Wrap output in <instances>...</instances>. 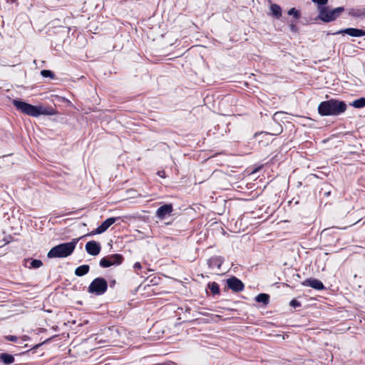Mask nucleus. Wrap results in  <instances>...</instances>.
<instances>
[{
  "label": "nucleus",
  "mask_w": 365,
  "mask_h": 365,
  "mask_svg": "<svg viewBox=\"0 0 365 365\" xmlns=\"http://www.w3.org/2000/svg\"><path fill=\"white\" fill-rule=\"evenodd\" d=\"M346 109V103L336 98L321 102L317 108L321 116H337L344 113Z\"/></svg>",
  "instance_id": "1"
},
{
  "label": "nucleus",
  "mask_w": 365,
  "mask_h": 365,
  "mask_svg": "<svg viewBox=\"0 0 365 365\" xmlns=\"http://www.w3.org/2000/svg\"><path fill=\"white\" fill-rule=\"evenodd\" d=\"M12 103L19 111L29 116L38 117L41 115L51 114L46 108H43L41 106H34L20 100H13Z\"/></svg>",
  "instance_id": "2"
},
{
  "label": "nucleus",
  "mask_w": 365,
  "mask_h": 365,
  "mask_svg": "<svg viewBox=\"0 0 365 365\" xmlns=\"http://www.w3.org/2000/svg\"><path fill=\"white\" fill-rule=\"evenodd\" d=\"M78 239L70 242L61 243L52 247L48 252V258H64L70 256L74 251Z\"/></svg>",
  "instance_id": "3"
},
{
  "label": "nucleus",
  "mask_w": 365,
  "mask_h": 365,
  "mask_svg": "<svg viewBox=\"0 0 365 365\" xmlns=\"http://www.w3.org/2000/svg\"><path fill=\"white\" fill-rule=\"evenodd\" d=\"M344 11L343 6H339L330 9L328 6H318L319 14L317 19L324 23H329L335 21L341 14Z\"/></svg>",
  "instance_id": "4"
},
{
  "label": "nucleus",
  "mask_w": 365,
  "mask_h": 365,
  "mask_svg": "<svg viewBox=\"0 0 365 365\" xmlns=\"http://www.w3.org/2000/svg\"><path fill=\"white\" fill-rule=\"evenodd\" d=\"M108 289L107 281L102 277L94 279L88 287V292L96 295L104 294Z\"/></svg>",
  "instance_id": "5"
},
{
  "label": "nucleus",
  "mask_w": 365,
  "mask_h": 365,
  "mask_svg": "<svg viewBox=\"0 0 365 365\" xmlns=\"http://www.w3.org/2000/svg\"><path fill=\"white\" fill-rule=\"evenodd\" d=\"M124 257L120 254H113L107 257H103L99 262L102 267H109L112 265H119L123 262Z\"/></svg>",
  "instance_id": "6"
},
{
  "label": "nucleus",
  "mask_w": 365,
  "mask_h": 365,
  "mask_svg": "<svg viewBox=\"0 0 365 365\" xmlns=\"http://www.w3.org/2000/svg\"><path fill=\"white\" fill-rule=\"evenodd\" d=\"M173 212V205L171 203L165 204L157 209L155 215L159 220H163L166 217L170 216Z\"/></svg>",
  "instance_id": "7"
},
{
  "label": "nucleus",
  "mask_w": 365,
  "mask_h": 365,
  "mask_svg": "<svg viewBox=\"0 0 365 365\" xmlns=\"http://www.w3.org/2000/svg\"><path fill=\"white\" fill-rule=\"evenodd\" d=\"M116 221L115 217H109L106 219L102 224L98 226L96 229L92 230L88 235H95L98 234H101L106 231L109 227H110L113 223Z\"/></svg>",
  "instance_id": "8"
},
{
  "label": "nucleus",
  "mask_w": 365,
  "mask_h": 365,
  "mask_svg": "<svg viewBox=\"0 0 365 365\" xmlns=\"http://www.w3.org/2000/svg\"><path fill=\"white\" fill-rule=\"evenodd\" d=\"M227 284L229 289H232L234 292H242L245 285L243 282L235 277H232L227 280Z\"/></svg>",
  "instance_id": "9"
},
{
  "label": "nucleus",
  "mask_w": 365,
  "mask_h": 365,
  "mask_svg": "<svg viewBox=\"0 0 365 365\" xmlns=\"http://www.w3.org/2000/svg\"><path fill=\"white\" fill-rule=\"evenodd\" d=\"M273 134L267 132H260L255 134V138L257 140L258 143L261 146L268 145L272 140Z\"/></svg>",
  "instance_id": "10"
},
{
  "label": "nucleus",
  "mask_w": 365,
  "mask_h": 365,
  "mask_svg": "<svg viewBox=\"0 0 365 365\" xmlns=\"http://www.w3.org/2000/svg\"><path fill=\"white\" fill-rule=\"evenodd\" d=\"M303 286L310 287L316 290H324L325 287L324 284L319 279L315 278H308L302 282Z\"/></svg>",
  "instance_id": "11"
},
{
  "label": "nucleus",
  "mask_w": 365,
  "mask_h": 365,
  "mask_svg": "<svg viewBox=\"0 0 365 365\" xmlns=\"http://www.w3.org/2000/svg\"><path fill=\"white\" fill-rule=\"evenodd\" d=\"M101 250V246L100 243L94 240L89 241L86 245V252L92 256L98 255L100 253Z\"/></svg>",
  "instance_id": "12"
},
{
  "label": "nucleus",
  "mask_w": 365,
  "mask_h": 365,
  "mask_svg": "<svg viewBox=\"0 0 365 365\" xmlns=\"http://www.w3.org/2000/svg\"><path fill=\"white\" fill-rule=\"evenodd\" d=\"M349 16L356 19L365 18V8H351L348 11Z\"/></svg>",
  "instance_id": "13"
},
{
  "label": "nucleus",
  "mask_w": 365,
  "mask_h": 365,
  "mask_svg": "<svg viewBox=\"0 0 365 365\" xmlns=\"http://www.w3.org/2000/svg\"><path fill=\"white\" fill-rule=\"evenodd\" d=\"M341 33L348 34L354 37H360L365 36V31L355 28H347L341 31Z\"/></svg>",
  "instance_id": "14"
},
{
  "label": "nucleus",
  "mask_w": 365,
  "mask_h": 365,
  "mask_svg": "<svg viewBox=\"0 0 365 365\" xmlns=\"http://www.w3.org/2000/svg\"><path fill=\"white\" fill-rule=\"evenodd\" d=\"M90 267L88 264H83L78 267L75 269V274L78 277H82L88 273Z\"/></svg>",
  "instance_id": "15"
},
{
  "label": "nucleus",
  "mask_w": 365,
  "mask_h": 365,
  "mask_svg": "<svg viewBox=\"0 0 365 365\" xmlns=\"http://www.w3.org/2000/svg\"><path fill=\"white\" fill-rule=\"evenodd\" d=\"M270 10L273 16L279 19L282 16V9L276 4H272L270 6Z\"/></svg>",
  "instance_id": "16"
},
{
  "label": "nucleus",
  "mask_w": 365,
  "mask_h": 365,
  "mask_svg": "<svg viewBox=\"0 0 365 365\" xmlns=\"http://www.w3.org/2000/svg\"><path fill=\"white\" fill-rule=\"evenodd\" d=\"M269 295L265 293L259 294L256 297L255 300L257 302L262 303L264 305H267L269 302Z\"/></svg>",
  "instance_id": "17"
},
{
  "label": "nucleus",
  "mask_w": 365,
  "mask_h": 365,
  "mask_svg": "<svg viewBox=\"0 0 365 365\" xmlns=\"http://www.w3.org/2000/svg\"><path fill=\"white\" fill-rule=\"evenodd\" d=\"M207 288L210 290L212 295H217L220 293L219 285L215 282H209L207 284Z\"/></svg>",
  "instance_id": "18"
},
{
  "label": "nucleus",
  "mask_w": 365,
  "mask_h": 365,
  "mask_svg": "<svg viewBox=\"0 0 365 365\" xmlns=\"http://www.w3.org/2000/svg\"><path fill=\"white\" fill-rule=\"evenodd\" d=\"M0 360L5 364H10L14 361V357L11 354L3 353L0 354Z\"/></svg>",
  "instance_id": "19"
},
{
  "label": "nucleus",
  "mask_w": 365,
  "mask_h": 365,
  "mask_svg": "<svg viewBox=\"0 0 365 365\" xmlns=\"http://www.w3.org/2000/svg\"><path fill=\"white\" fill-rule=\"evenodd\" d=\"M351 105L356 108H364L365 106V98L356 99L354 101Z\"/></svg>",
  "instance_id": "20"
},
{
  "label": "nucleus",
  "mask_w": 365,
  "mask_h": 365,
  "mask_svg": "<svg viewBox=\"0 0 365 365\" xmlns=\"http://www.w3.org/2000/svg\"><path fill=\"white\" fill-rule=\"evenodd\" d=\"M288 14L289 16H293L294 17V19L297 20L300 19V17H301L300 12L298 10H297L295 8L290 9L288 11Z\"/></svg>",
  "instance_id": "21"
},
{
  "label": "nucleus",
  "mask_w": 365,
  "mask_h": 365,
  "mask_svg": "<svg viewBox=\"0 0 365 365\" xmlns=\"http://www.w3.org/2000/svg\"><path fill=\"white\" fill-rule=\"evenodd\" d=\"M41 75L44 78H54L55 74L50 70H42Z\"/></svg>",
  "instance_id": "22"
},
{
  "label": "nucleus",
  "mask_w": 365,
  "mask_h": 365,
  "mask_svg": "<svg viewBox=\"0 0 365 365\" xmlns=\"http://www.w3.org/2000/svg\"><path fill=\"white\" fill-rule=\"evenodd\" d=\"M43 265V262L40 259H33L31 262V267L32 268H39Z\"/></svg>",
  "instance_id": "23"
},
{
  "label": "nucleus",
  "mask_w": 365,
  "mask_h": 365,
  "mask_svg": "<svg viewBox=\"0 0 365 365\" xmlns=\"http://www.w3.org/2000/svg\"><path fill=\"white\" fill-rule=\"evenodd\" d=\"M209 265L211 267L212 265H217L218 267L220 266V259L217 257H212L208 260Z\"/></svg>",
  "instance_id": "24"
},
{
  "label": "nucleus",
  "mask_w": 365,
  "mask_h": 365,
  "mask_svg": "<svg viewBox=\"0 0 365 365\" xmlns=\"http://www.w3.org/2000/svg\"><path fill=\"white\" fill-rule=\"evenodd\" d=\"M289 305L294 308H297V307H300L302 304H301L300 302H299L298 300H297L295 299H293L292 300L290 301Z\"/></svg>",
  "instance_id": "25"
},
{
  "label": "nucleus",
  "mask_w": 365,
  "mask_h": 365,
  "mask_svg": "<svg viewBox=\"0 0 365 365\" xmlns=\"http://www.w3.org/2000/svg\"><path fill=\"white\" fill-rule=\"evenodd\" d=\"M314 3L317 4L318 6H326L329 0H312Z\"/></svg>",
  "instance_id": "26"
},
{
  "label": "nucleus",
  "mask_w": 365,
  "mask_h": 365,
  "mask_svg": "<svg viewBox=\"0 0 365 365\" xmlns=\"http://www.w3.org/2000/svg\"><path fill=\"white\" fill-rule=\"evenodd\" d=\"M289 29L292 32H297L298 31L297 26L294 24H290Z\"/></svg>",
  "instance_id": "27"
},
{
  "label": "nucleus",
  "mask_w": 365,
  "mask_h": 365,
  "mask_svg": "<svg viewBox=\"0 0 365 365\" xmlns=\"http://www.w3.org/2000/svg\"><path fill=\"white\" fill-rule=\"evenodd\" d=\"M6 339L11 341H14V342H16L18 339L17 336H13V335H9V336H6Z\"/></svg>",
  "instance_id": "28"
},
{
  "label": "nucleus",
  "mask_w": 365,
  "mask_h": 365,
  "mask_svg": "<svg viewBox=\"0 0 365 365\" xmlns=\"http://www.w3.org/2000/svg\"><path fill=\"white\" fill-rule=\"evenodd\" d=\"M134 269H140L142 268V266L140 262H135L133 266Z\"/></svg>",
  "instance_id": "29"
},
{
  "label": "nucleus",
  "mask_w": 365,
  "mask_h": 365,
  "mask_svg": "<svg viewBox=\"0 0 365 365\" xmlns=\"http://www.w3.org/2000/svg\"><path fill=\"white\" fill-rule=\"evenodd\" d=\"M158 175L161 178H165V172L164 171H160L158 172Z\"/></svg>",
  "instance_id": "30"
},
{
  "label": "nucleus",
  "mask_w": 365,
  "mask_h": 365,
  "mask_svg": "<svg viewBox=\"0 0 365 365\" xmlns=\"http://www.w3.org/2000/svg\"><path fill=\"white\" fill-rule=\"evenodd\" d=\"M43 343H44V342L41 343V344H36V346H34L33 347V349H36L37 348H38L39 346H41Z\"/></svg>",
  "instance_id": "31"
}]
</instances>
